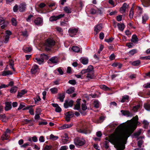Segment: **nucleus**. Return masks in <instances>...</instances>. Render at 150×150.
Instances as JSON below:
<instances>
[{"instance_id": "f257e3e1", "label": "nucleus", "mask_w": 150, "mask_h": 150, "mask_svg": "<svg viewBox=\"0 0 150 150\" xmlns=\"http://www.w3.org/2000/svg\"><path fill=\"white\" fill-rule=\"evenodd\" d=\"M138 120V116L136 115L127 123L120 125L116 129L115 134L109 136V141L115 145L117 150L124 149L128 138L136 128L137 125L140 124Z\"/></svg>"}, {"instance_id": "f03ea898", "label": "nucleus", "mask_w": 150, "mask_h": 150, "mask_svg": "<svg viewBox=\"0 0 150 150\" xmlns=\"http://www.w3.org/2000/svg\"><path fill=\"white\" fill-rule=\"evenodd\" d=\"M55 41L53 39L49 38L47 39L45 44V48L46 50L49 51L51 50V47L55 45Z\"/></svg>"}, {"instance_id": "7ed1b4c3", "label": "nucleus", "mask_w": 150, "mask_h": 150, "mask_svg": "<svg viewBox=\"0 0 150 150\" xmlns=\"http://www.w3.org/2000/svg\"><path fill=\"white\" fill-rule=\"evenodd\" d=\"M74 142L75 144L77 146H82L86 143L85 140L84 139L79 137L75 139Z\"/></svg>"}, {"instance_id": "20e7f679", "label": "nucleus", "mask_w": 150, "mask_h": 150, "mask_svg": "<svg viewBox=\"0 0 150 150\" xmlns=\"http://www.w3.org/2000/svg\"><path fill=\"white\" fill-rule=\"evenodd\" d=\"M8 24V21L6 20L5 18L2 17H0V25H2L1 26L2 29H4L6 27Z\"/></svg>"}, {"instance_id": "39448f33", "label": "nucleus", "mask_w": 150, "mask_h": 150, "mask_svg": "<svg viewBox=\"0 0 150 150\" xmlns=\"http://www.w3.org/2000/svg\"><path fill=\"white\" fill-rule=\"evenodd\" d=\"M64 16V14H60L56 16H52L50 17L49 20L51 22L55 21L63 17Z\"/></svg>"}, {"instance_id": "423d86ee", "label": "nucleus", "mask_w": 150, "mask_h": 150, "mask_svg": "<svg viewBox=\"0 0 150 150\" xmlns=\"http://www.w3.org/2000/svg\"><path fill=\"white\" fill-rule=\"evenodd\" d=\"M78 32V29L77 28H70L68 30L69 35L71 37H74Z\"/></svg>"}, {"instance_id": "0eeeda50", "label": "nucleus", "mask_w": 150, "mask_h": 150, "mask_svg": "<svg viewBox=\"0 0 150 150\" xmlns=\"http://www.w3.org/2000/svg\"><path fill=\"white\" fill-rule=\"evenodd\" d=\"M65 115V120L67 122H69L70 121V118L74 116V113L72 112H67Z\"/></svg>"}, {"instance_id": "6e6552de", "label": "nucleus", "mask_w": 150, "mask_h": 150, "mask_svg": "<svg viewBox=\"0 0 150 150\" xmlns=\"http://www.w3.org/2000/svg\"><path fill=\"white\" fill-rule=\"evenodd\" d=\"M73 103L74 101L72 100L69 101L66 100L64 104V107L67 108L69 107H72L73 105Z\"/></svg>"}, {"instance_id": "1a4fd4ad", "label": "nucleus", "mask_w": 150, "mask_h": 150, "mask_svg": "<svg viewBox=\"0 0 150 150\" xmlns=\"http://www.w3.org/2000/svg\"><path fill=\"white\" fill-rule=\"evenodd\" d=\"M50 62L49 63L50 64H56L59 62L58 58L57 57H54L50 58L49 60Z\"/></svg>"}, {"instance_id": "9d476101", "label": "nucleus", "mask_w": 150, "mask_h": 150, "mask_svg": "<svg viewBox=\"0 0 150 150\" xmlns=\"http://www.w3.org/2000/svg\"><path fill=\"white\" fill-rule=\"evenodd\" d=\"M93 69V67L91 65H90L88 66L87 69H83L81 72V75H83V74H85L86 73L87 74L88 72L89 71H91V70Z\"/></svg>"}, {"instance_id": "9b49d317", "label": "nucleus", "mask_w": 150, "mask_h": 150, "mask_svg": "<svg viewBox=\"0 0 150 150\" xmlns=\"http://www.w3.org/2000/svg\"><path fill=\"white\" fill-rule=\"evenodd\" d=\"M77 132L79 133L85 134H89L91 132L89 130H88L86 129H79L77 130Z\"/></svg>"}, {"instance_id": "f8f14e48", "label": "nucleus", "mask_w": 150, "mask_h": 150, "mask_svg": "<svg viewBox=\"0 0 150 150\" xmlns=\"http://www.w3.org/2000/svg\"><path fill=\"white\" fill-rule=\"evenodd\" d=\"M43 20L42 18H36L34 21V23L36 25H40L42 24Z\"/></svg>"}, {"instance_id": "ddd939ff", "label": "nucleus", "mask_w": 150, "mask_h": 150, "mask_svg": "<svg viewBox=\"0 0 150 150\" xmlns=\"http://www.w3.org/2000/svg\"><path fill=\"white\" fill-rule=\"evenodd\" d=\"M93 70H91L88 72L87 74L86 78L91 79L94 78V75Z\"/></svg>"}, {"instance_id": "4468645a", "label": "nucleus", "mask_w": 150, "mask_h": 150, "mask_svg": "<svg viewBox=\"0 0 150 150\" xmlns=\"http://www.w3.org/2000/svg\"><path fill=\"white\" fill-rule=\"evenodd\" d=\"M26 8V6L25 4H22L20 5L18 9L20 12H23L25 11Z\"/></svg>"}, {"instance_id": "2eb2a0df", "label": "nucleus", "mask_w": 150, "mask_h": 150, "mask_svg": "<svg viewBox=\"0 0 150 150\" xmlns=\"http://www.w3.org/2000/svg\"><path fill=\"white\" fill-rule=\"evenodd\" d=\"M5 109L6 111H8L10 110L11 108V103L9 102H6L5 103Z\"/></svg>"}, {"instance_id": "dca6fc26", "label": "nucleus", "mask_w": 150, "mask_h": 150, "mask_svg": "<svg viewBox=\"0 0 150 150\" xmlns=\"http://www.w3.org/2000/svg\"><path fill=\"white\" fill-rule=\"evenodd\" d=\"M38 69V66L37 65H35L32 67L31 69V72L32 74H35L37 72Z\"/></svg>"}, {"instance_id": "f3484780", "label": "nucleus", "mask_w": 150, "mask_h": 150, "mask_svg": "<svg viewBox=\"0 0 150 150\" xmlns=\"http://www.w3.org/2000/svg\"><path fill=\"white\" fill-rule=\"evenodd\" d=\"M65 97V96L64 93H59L58 95L57 99H59L61 102H63L64 101Z\"/></svg>"}, {"instance_id": "a211bd4d", "label": "nucleus", "mask_w": 150, "mask_h": 150, "mask_svg": "<svg viewBox=\"0 0 150 150\" xmlns=\"http://www.w3.org/2000/svg\"><path fill=\"white\" fill-rule=\"evenodd\" d=\"M102 28V25L101 24L98 25L95 27L94 30L96 32V34H97L101 30Z\"/></svg>"}, {"instance_id": "6ab92c4d", "label": "nucleus", "mask_w": 150, "mask_h": 150, "mask_svg": "<svg viewBox=\"0 0 150 150\" xmlns=\"http://www.w3.org/2000/svg\"><path fill=\"white\" fill-rule=\"evenodd\" d=\"M80 99H78L77 100V104H76L74 108V110H79L80 109Z\"/></svg>"}, {"instance_id": "aec40b11", "label": "nucleus", "mask_w": 150, "mask_h": 150, "mask_svg": "<svg viewBox=\"0 0 150 150\" xmlns=\"http://www.w3.org/2000/svg\"><path fill=\"white\" fill-rule=\"evenodd\" d=\"M27 91L26 90L23 89L20 92H18L17 96L18 98H21L23 95L26 93Z\"/></svg>"}, {"instance_id": "412c9836", "label": "nucleus", "mask_w": 150, "mask_h": 150, "mask_svg": "<svg viewBox=\"0 0 150 150\" xmlns=\"http://www.w3.org/2000/svg\"><path fill=\"white\" fill-rule=\"evenodd\" d=\"M127 4L126 3H124L122 6L120 8V11L122 13H123L125 12L127 8Z\"/></svg>"}, {"instance_id": "4be33fe9", "label": "nucleus", "mask_w": 150, "mask_h": 150, "mask_svg": "<svg viewBox=\"0 0 150 150\" xmlns=\"http://www.w3.org/2000/svg\"><path fill=\"white\" fill-rule=\"evenodd\" d=\"M142 3L144 7H147L150 5V0H143Z\"/></svg>"}, {"instance_id": "5701e85b", "label": "nucleus", "mask_w": 150, "mask_h": 150, "mask_svg": "<svg viewBox=\"0 0 150 150\" xmlns=\"http://www.w3.org/2000/svg\"><path fill=\"white\" fill-rule=\"evenodd\" d=\"M117 26L119 29L121 31H123L125 28V26L123 23H118Z\"/></svg>"}, {"instance_id": "b1692460", "label": "nucleus", "mask_w": 150, "mask_h": 150, "mask_svg": "<svg viewBox=\"0 0 150 150\" xmlns=\"http://www.w3.org/2000/svg\"><path fill=\"white\" fill-rule=\"evenodd\" d=\"M73 125V124H71L69 125H64L59 127V129H63L66 128L71 127Z\"/></svg>"}, {"instance_id": "393cba45", "label": "nucleus", "mask_w": 150, "mask_h": 150, "mask_svg": "<svg viewBox=\"0 0 150 150\" xmlns=\"http://www.w3.org/2000/svg\"><path fill=\"white\" fill-rule=\"evenodd\" d=\"M12 74V72L10 71H4L2 72V75L3 76H6Z\"/></svg>"}, {"instance_id": "a878e982", "label": "nucleus", "mask_w": 150, "mask_h": 150, "mask_svg": "<svg viewBox=\"0 0 150 150\" xmlns=\"http://www.w3.org/2000/svg\"><path fill=\"white\" fill-rule=\"evenodd\" d=\"M129 96L128 95H125L122 97V100H121V103H124L125 102H127L129 98Z\"/></svg>"}, {"instance_id": "bb28decb", "label": "nucleus", "mask_w": 150, "mask_h": 150, "mask_svg": "<svg viewBox=\"0 0 150 150\" xmlns=\"http://www.w3.org/2000/svg\"><path fill=\"white\" fill-rule=\"evenodd\" d=\"M138 41V38L137 36L135 35H133L132 37L131 41L134 43H137Z\"/></svg>"}, {"instance_id": "cd10ccee", "label": "nucleus", "mask_w": 150, "mask_h": 150, "mask_svg": "<svg viewBox=\"0 0 150 150\" xmlns=\"http://www.w3.org/2000/svg\"><path fill=\"white\" fill-rule=\"evenodd\" d=\"M81 59V62L83 64H86L88 63V60L87 58H82Z\"/></svg>"}, {"instance_id": "c85d7f7f", "label": "nucleus", "mask_w": 150, "mask_h": 150, "mask_svg": "<svg viewBox=\"0 0 150 150\" xmlns=\"http://www.w3.org/2000/svg\"><path fill=\"white\" fill-rule=\"evenodd\" d=\"M148 19V17L146 14L144 15L142 17V23L145 24L146 21Z\"/></svg>"}, {"instance_id": "c756f323", "label": "nucleus", "mask_w": 150, "mask_h": 150, "mask_svg": "<svg viewBox=\"0 0 150 150\" xmlns=\"http://www.w3.org/2000/svg\"><path fill=\"white\" fill-rule=\"evenodd\" d=\"M74 90L75 88L74 87H71L66 91V93L68 94L71 93L74 91Z\"/></svg>"}, {"instance_id": "7c9ffc66", "label": "nucleus", "mask_w": 150, "mask_h": 150, "mask_svg": "<svg viewBox=\"0 0 150 150\" xmlns=\"http://www.w3.org/2000/svg\"><path fill=\"white\" fill-rule=\"evenodd\" d=\"M121 112L124 115H127V116H129L131 115V113L129 111L121 110Z\"/></svg>"}, {"instance_id": "2f4dec72", "label": "nucleus", "mask_w": 150, "mask_h": 150, "mask_svg": "<svg viewBox=\"0 0 150 150\" xmlns=\"http://www.w3.org/2000/svg\"><path fill=\"white\" fill-rule=\"evenodd\" d=\"M64 11L67 13H71V10L69 7L66 6L64 7Z\"/></svg>"}, {"instance_id": "473e14b6", "label": "nucleus", "mask_w": 150, "mask_h": 150, "mask_svg": "<svg viewBox=\"0 0 150 150\" xmlns=\"http://www.w3.org/2000/svg\"><path fill=\"white\" fill-rule=\"evenodd\" d=\"M72 49L73 51L76 52H78L81 51L79 48L77 46H73Z\"/></svg>"}, {"instance_id": "72a5a7b5", "label": "nucleus", "mask_w": 150, "mask_h": 150, "mask_svg": "<svg viewBox=\"0 0 150 150\" xmlns=\"http://www.w3.org/2000/svg\"><path fill=\"white\" fill-rule=\"evenodd\" d=\"M140 64V61L138 60L132 62L131 64L134 66H138Z\"/></svg>"}, {"instance_id": "f704fd0d", "label": "nucleus", "mask_w": 150, "mask_h": 150, "mask_svg": "<svg viewBox=\"0 0 150 150\" xmlns=\"http://www.w3.org/2000/svg\"><path fill=\"white\" fill-rule=\"evenodd\" d=\"M35 59L36 60L37 62L40 64H42L44 62V59L43 58H36Z\"/></svg>"}, {"instance_id": "c9c22d12", "label": "nucleus", "mask_w": 150, "mask_h": 150, "mask_svg": "<svg viewBox=\"0 0 150 150\" xmlns=\"http://www.w3.org/2000/svg\"><path fill=\"white\" fill-rule=\"evenodd\" d=\"M32 50V48L30 47H25L23 48V50L25 53L30 52Z\"/></svg>"}, {"instance_id": "e433bc0d", "label": "nucleus", "mask_w": 150, "mask_h": 150, "mask_svg": "<svg viewBox=\"0 0 150 150\" xmlns=\"http://www.w3.org/2000/svg\"><path fill=\"white\" fill-rule=\"evenodd\" d=\"M93 105L95 108H98L99 107V101L98 100L94 101Z\"/></svg>"}, {"instance_id": "4c0bfd02", "label": "nucleus", "mask_w": 150, "mask_h": 150, "mask_svg": "<svg viewBox=\"0 0 150 150\" xmlns=\"http://www.w3.org/2000/svg\"><path fill=\"white\" fill-rule=\"evenodd\" d=\"M58 136H55L52 134H51L50 136V139L52 140H55L58 139Z\"/></svg>"}, {"instance_id": "58836bf2", "label": "nucleus", "mask_w": 150, "mask_h": 150, "mask_svg": "<svg viewBox=\"0 0 150 150\" xmlns=\"http://www.w3.org/2000/svg\"><path fill=\"white\" fill-rule=\"evenodd\" d=\"M50 91L52 93L54 94L57 92L58 89L56 88H53L50 89Z\"/></svg>"}, {"instance_id": "ea45409f", "label": "nucleus", "mask_w": 150, "mask_h": 150, "mask_svg": "<svg viewBox=\"0 0 150 150\" xmlns=\"http://www.w3.org/2000/svg\"><path fill=\"white\" fill-rule=\"evenodd\" d=\"M137 52V50L136 49H133L131 51H130L129 52V55H133L134 54L136 53Z\"/></svg>"}, {"instance_id": "a19ab883", "label": "nucleus", "mask_w": 150, "mask_h": 150, "mask_svg": "<svg viewBox=\"0 0 150 150\" xmlns=\"http://www.w3.org/2000/svg\"><path fill=\"white\" fill-rule=\"evenodd\" d=\"M144 125V128H146L148 127L149 125V122L147 121L146 120H144L143 122Z\"/></svg>"}, {"instance_id": "79ce46f5", "label": "nucleus", "mask_w": 150, "mask_h": 150, "mask_svg": "<svg viewBox=\"0 0 150 150\" xmlns=\"http://www.w3.org/2000/svg\"><path fill=\"white\" fill-rule=\"evenodd\" d=\"M134 15L133 9L132 7L131 9L129 11V16L130 18H132Z\"/></svg>"}, {"instance_id": "37998d69", "label": "nucleus", "mask_w": 150, "mask_h": 150, "mask_svg": "<svg viewBox=\"0 0 150 150\" xmlns=\"http://www.w3.org/2000/svg\"><path fill=\"white\" fill-rule=\"evenodd\" d=\"M144 108L147 110H150V105L148 103H145L144 104Z\"/></svg>"}, {"instance_id": "c03bdc74", "label": "nucleus", "mask_w": 150, "mask_h": 150, "mask_svg": "<svg viewBox=\"0 0 150 150\" xmlns=\"http://www.w3.org/2000/svg\"><path fill=\"white\" fill-rule=\"evenodd\" d=\"M141 133V130L139 129V130H138L137 132L134 133V136L136 137H137Z\"/></svg>"}, {"instance_id": "a18cd8bd", "label": "nucleus", "mask_w": 150, "mask_h": 150, "mask_svg": "<svg viewBox=\"0 0 150 150\" xmlns=\"http://www.w3.org/2000/svg\"><path fill=\"white\" fill-rule=\"evenodd\" d=\"M141 107L140 104H138L137 105L133 107V110L134 111H137V110L139 108Z\"/></svg>"}, {"instance_id": "49530a36", "label": "nucleus", "mask_w": 150, "mask_h": 150, "mask_svg": "<svg viewBox=\"0 0 150 150\" xmlns=\"http://www.w3.org/2000/svg\"><path fill=\"white\" fill-rule=\"evenodd\" d=\"M11 22L12 24L14 26L16 25L17 24V22L16 19L14 18H13L11 19Z\"/></svg>"}, {"instance_id": "de8ad7c7", "label": "nucleus", "mask_w": 150, "mask_h": 150, "mask_svg": "<svg viewBox=\"0 0 150 150\" xmlns=\"http://www.w3.org/2000/svg\"><path fill=\"white\" fill-rule=\"evenodd\" d=\"M35 102V103L40 101L41 100L39 96H37L36 97L34 98Z\"/></svg>"}, {"instance_id": "09e8293b", "label": "nucleus", "mask_w": 150, "mask_h": 150, "mask_svg": "<svg viewBox=\"0 0 150 150\" xmlns=\"http://www.w3.org/2000/svg\"><path fill=\"white\" fill-rule=\"evenodd\" d=\"M22 35L26 37L28 36V33L27 31L26 30H25L22 32Z\"/></svg>"}, {"instance_id": "8fccbe9b", "label": "nucleus", "mask_w": 150, "mask_h": 150, "mask_svg": "<svg viewBox=\"0 0 150 150\" xmlns=\"http://www.w3.org/2000/svg\"><path fill=\"white\" fill-rule=\"evenodd\" d=\"M9 36L8 35H5L4 36V42L5 43H7L9 41Z\"/></svg>"}, {"instance_id": "3c124183", "label": "nucleus", "mask_w": 150, "mask_h": 150, "mask_svg": "<svg viewBox=\"0 0 150 150\" xmlns=\"http://www.w3.org/2000/svg\"><path fill=\"white\" fill-rule=\"evenodd\" d=\"M100 88L104 89L105 90H107L109 89V88L105 85H101L100 86Z\"/></svg>"}, {"instance_id": "603ef678", "label": "nucleus", "mask_w": 150, "mask_h": 150, "mask_svg": "<svg viewBox=\"0 0 150 150\" xmlns=\"http://www.w3.org/2000/svg\"><path fill=\"white\" fill-rule=\"evenodd\" d=\"M40 57L41 58H43V59H47L48 58L47 55L43 53L40 54Z\"/></svg>"}, {"instance_id": "864d4df0", "label": "nucleus", "mask_w": 150, "mask_h": 150, "mask_svg": "<svg viewBox=\"0 0 150 150\" xmlns=\"http://www.w3.org/2000/svg\"><path fill=\"white\" fill-rule=\"evenodd\" d=\"M81 109L83 111L86 110L87 109V107L85 104H81Z\"/></svg>"}, {"instance_id": "5fc2aeb1", "label": "nucleus", "mask_w": 150, "mask_h": 150, "mask_svg": "<svg viewBox=\"0 0 150 150\" xmlns=\"http://www.w3.org/2000/svg\"><path fill=\"white\" fill-rule=\"evenodd\" d=\"M68 82L70 84L73 85H75L76 83V82L75 80H70Z\"/></svg>"}, {"instance_id": "6e6d98bb", "label": "nucleus", "mask_w": 150, "mask_h": 150, "mask_svg": "<svg viewBox=\"0 0 150 150\" xmlns=\"http://www.w3.org/2000/svg\"><path fill=\"white\" fill-rule=\"evenodd\" d=\"M11 131L10 130L8 129H7L4 134H5L6 136L8 137L11 132Z\"/></svg>"}, {"instance_id": "4d7b16f0", "label": "nucleus", "mask_w": 150, "mask_h": 150, "mask_svg": "<svg viewBox=\"0 0 150 150\" xmlns=\"http://www.w3.org/2000/svg\"><path fill=\"white\" fill-rule=\"evenodd\" d=\"M137 8L139 11V13H138V15H139V16H140L142 14V9L139 6H138Z\"/></svg>"}, {"instance_id": "13d9d810", "label": "nucleus", "mask_w": 150, "mask_h": 150, "mask_svg": "<svg viewBox=\"0 0 150 150\" xmlns=\"http://www.w3.org/2000/svg\"><path fill=\"white\" fill-rule=\"evenodd\" d=\"M17 91V87L12 88L10 90V92L11 93H14L16 92Z\"/></svg>"}, {"instance_id": "bf43d9fd", "label": "nucleus", "mask_w": 150, "mask_h": 150, "mask_svg": "<svg viewBox=\"0 0 150 150\" xmlns=\"http://www.w3.org/2000/svg\"><path fill=\"white\" fill-rule=\"evenodd\" d=\"M33 17V16L32 15H30L26 19V20L27 22H30L31 21V18Z\"/></svg>"}, {"instance_id": "052dcab7", "label": "nucleus", "mask_w": 150, "mask_h": 150, "mask_svg": "<svg viewBox=\"0 0 150 150\" xmlns=\"http://www.w3.org/2000/svg\"><path fill=\"white\" fill-rule=\"evenodd\" d=\"M143 141L142 140H139L137 142L138 146L139 147H141L143 143Z\"/></svg>"}, {"instance_id": "680f3d73", "label": "nucleus", "mask_w": 150, "mask_h": 150, "mask_svg": "<svg viewBox=\"0 0 150 150\" xmlns=\"http://www.w3.org/2000/svg\"><path fill=\"white\" fill-rule=\"evenodd\" d=\"M25 106V105H24V104L23 103H20V105L18 108V110H19L21 109H22Z\"/></svg>"}, {"instance_id": "e2e57ef3", "label": "nucleus", "mask_w": 150, "mask_h": 150, "mask_svg": "<svg viewBox=\"0 0 150 150\" xmlns=\"http://www.w3.org/2000/svg\"><path fill=\"white\" fill-rule=\"evenodd\" d=\"M57 70L60 75H62L63 74V72L60 67H59L57 69Z\"/></svg>"}, {"instance_id": "0e129e2a", "label": "nucleus", "mask_w": 150, "mask_h": 150, "mask_svg": "<svg viewBox=\"0 0 150 150\" xmlns=\"http://www.w3.org/2000/svg\"><path fill=\"white\" fill-rule=\"evenodd\" d=\"M113 39L114 38H111L108 39H105V40L106 42L109 43L112 42L113 40Z\"/></svg>"}, {"instance_id": "69168bd1", "label": "nucleus", "mask_w": 150, "mask_h": 150, "mask_svg": "<svg viewBox=\"0 0 150 150\" xmlns=\"http://www.w3.org/2000/svg\"><path fill=\"white\" fill-rule=\"evenodd\" d=\"M8 136H6L5 134H4L3 135H2L1 139L2 140H7L8 139Z\"/></svg>"}, {"instance_id": "338daca9", "label": "nucleus", "mask_w": 150, "mask_h": 150, "mask_svg": "<svg viewBox=\"0 0 150 150\" xmlns=\"http://www.w3.org/2000/svg\"><path fill=\"white\" fill-rule=\"evenodd\" d=\"M52 148L51 146L47 145L44 148V150H50Z\"/></svg>"}, {"instance_id": "774afa93", "label": "nucleus", "mask_w": 150, "mask_h": 150, "mask_svg": "<svg viewBox=\"0 0 150 150\" xmlns=\"http://www.w3.org/2000/svg\"><path fill=\"white\" fill-rule=\"evenodd\" d=\"M104 34L103 33L101 32L100 33L99 35V38L100 39L103 40L104 38Z\"/></svg>"}]
</instances>
